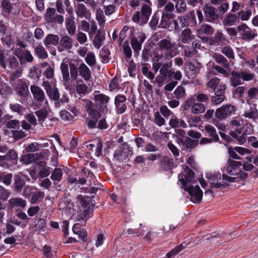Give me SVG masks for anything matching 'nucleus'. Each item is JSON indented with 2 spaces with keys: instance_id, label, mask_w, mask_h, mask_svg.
Returning a JSON list of instances; mask_svg holds the SVG:
<instances>
[{
  "instance_id": "36",
  "label": "nucleus",
  "mask_w": 258,
  "mask_h": 258,
  "mask_svg": "<svg viewBox=\"0 0 258 258\" xmlns=\"http://www.w3.org/2000/svg\"><path fill=\"white\" fill-rule=\"evenodd\" d=\"M247 93L246 103L250 105L254 100L257 98L258 88L256 87L250 88Z\"/></svg>"
},
{
  "instance_id": "31",
  "label": "nucleus",
  "mask_w": 258,
  "mask_h": 258,
  "mask_svg": "<svg viewBox=\"0 0 258 258\" xmlns=\"http://www.w3.org/2000/svg\"><path fill=\"white\" fill-rule=\"evenodd\" d=\"M175 3L174 5L175 12L177 14H183L187 10V6L184 0H171Z\"/></svg>"
},
{
  "instance_id": "28",
  "label": "nucleus",
  "mask_w": 258,
  "mask_h": 258,
  "mask_svg": "<svg viewBox=\"0 0 258 258\" xmlns=\"http://www.w3.org/2000/svg\"><path fill=\"white\" fill-rule=\"evenodd\" d=\"M79 73L85 81H88L91 78V73L89 68L84 63H82L79 67Z\"/></svg>"
},
{
  "instance_id": "32",
  "label": "nucleus",
  "mask_w": 258,
  "mask_h": 258,
  "mask_svg": "<svg viewBox=\"0 0 258 258\" xmlns=\"http://www.w3.org/2000/svg\"><path fill=\"white\" fill-rule=\"evenodd\" d=\"M49 105H44V107L38 109L35 112L36 115L37 116L38 121L40 123H42L44 119L47 117L48 114V109Z\"/></svg>"
},
{
  "instance_id": "47",
  "label": "nucleus",
  "mask_w": 258,
  "mask_h": 258,
  "mask_svg": "<svg viewBox=\"0 0 258 258\" xmlns=\"http://www.w3.org/2000/svg\"><path fill=\"white\" fill-rule=\"evenodd\" d=\"M33 56L30 51L28 50H25L21 52L19 60L20 63L22 64L24 63V60H26L28 62H32L33 61Z\"/></svg>"
},
{
  "instance_id": "54",
  "label": "nucleus",
  "mask_w": 258,
  "mask_h": 258,
  "mask_svg": "<svg viewBox=\"0 0 258 258\" xmlns=\"http://www.w3.org/2000/svg\"><path fill=\"white\" fill-rule=\"evenodd\" d=\"M15 69V71L11 73L9 77L10 81H15L17 79L20 78L23 74V69L22 67L19 66Z\"/></svg>"
},
{
  "instance_id": "23",
  "label": "nucleus",
  "mask_w": 258,
  "mask_h": 258,
  "mask_svg": "<svg viewBox=\"0 0 258 258\" xmlns=\"http://www.w3.org/2000/svg\"><path fill=\"white\" fill-rule=\"evenodd\" d=\"M214 31V29L210 25L207 24H202L197 30V35L199 37H202L204 35H212Z\"/></svg>"
},
{
  "instance_id": "49",
  "label": "nucleus",
  "mask_w": 258,
  "mask_h": 258,
  "mask_svg": "<svg viewBox=\"0 0 258 258\" xmlns=\"http://www.w3.org/2000/svg\"><path fill=\"white\" fill-rule=\"evenodd\" d=\"M7 161H9L11 165L16 164L18 161V155L14 150H10L6 155Z\"/></svg>"
},
{
  "instance_id": "17",
  "label": "nucleus",
  "mask_w": 258,
  "mask_h": 258,
  "mask_svg": "<svg viewBox=\"0 0 258 258\" xmlns=\"http://www.w3.org/2000/svg\"><path fill=\"white\" fill-rule=\"evenodd\" d=\"M202 65L201 63L198 61H194L190 62L187 64V69L189 73V77L191 78H195L198 74H199Z\"/></svg>"
},
{
  "instance_id": "18",
  "label": "nucleus",
  "mask_w": 258,
  "mask_h": 258,
  "mask_svg": "<svg viewBox=\"0 0 258 258\" xmlns=\"http://www.w3.org/2000/svg\"><path fill=\"white\" fill-rule=\"evenodd\" d=\"M177 142L180 146H182V149H191L195 147L197 145L195 140L188 137H186L184 139L177 138Z\"/></svg>"
},
{
  "instance_id": "43",
  "label": "nucleus",
  "mask_w": 258,
  "mask_h": 258,
  "mask_svg": "<svg viewBox=\"0 0 258 258\" xmlns=\"http://www.w3.org/2000/svg\"><path fill=\"white\" fill-rule=\"evenodd\" d=\"M232 233H229V234H226L224 233H222L221 234H217L214 235H210L207 236V239L210 240L213 238H219L221 237L222 238V240H221L220 243L223 242H226L232 238Z\"/></svg>"
},
{
  "instance_id": "4",
  "label": "nucleus",
  "mask_w": 258,
  "mask_h": 258,
  "mask_svg": "<svg viewBox=\"0 0 258 258\" xmlns=\"http://www.w3.org/2000/svg\"><path fill=\"white\" fill-rule=\"evenodd\" d=\"M0 65L4 69H6L8 67L11 70L19 67L17 58L15 56L7 57L5 53V51L2 49H0Z\"/></svg>"
},
{
  "instance_id": "25",
  "label": "nucleus",
  "mask_w": 258,
  "mask_h": 258,
  "mask_svg": "<svg viewBox=\"0 0 258 258\" xmlns=\"http://www.w3.org/2000/svg\"><path fill=\"white\" fill-rule=\"evenodd\" d=\"M169 124L172 128L182 127L185 128L187 127V124L183 120L178 119L176 116L173 114L169 121Z\"/></svg>"
},
{
  "instance_id": "33",
  "label": "nucleus",
  "mask_w": 258,
  "mask_h": 258,
  "mask_svg": "<svg viewBox=\"0 0 258 258\" xmlns=\"http://www.w3.org/2000/svg\"><path fill=\"white\" fill-rule=\"evenodd\" d=\"M62 169L59 168H55L52 172L50 176L51 179L53 181V184L55 185L57 182H60L62 178Z\"/></svg>"
},
{
  "instance_id": "19",
  "label": "nucleus",
  "mask_w": 258,
  "mask_h": 258,
  "mask_svg": "<svg viewBox=\"0 0 258 258\" xmlns=\"http://www.w3.org/2000/svg\"><path fill=\"white\" fill-rule=\"evenodd\" d=\"M76 13L78 17L90 19L91 17L90 11L83 4H78L77 5Z\"/></svg>"
},
{
  "instance_id": "50",
  "label": "nucleus",
  "mask_w": 258,
  "mask_h": 258,
  "mask_svg": "<svg viewBox=\"0 0 258 258\" xmlns=\"http://www.w3.org/2000/svg\"><path fill=\"white\" fill-rule=\"evenodd\" d=\"M35 53L40 58L45 59L48 57V54L42 45H38L35 48Z\"/></svg>"
},
{
  "instance_id": "59",
  "label": "nucleus",
  "mask_w": 258,
  "mask_h": 258,
  "mask_svg": "<svg viewBox=\"0 0 258 258\" xmlns=\"http://www.w3.org/2000/svg\"><path fill=\"white\" fill-rule=\"evenodd\" d=\"M163 57V51L160 50L158 47L154 49L152 52V60L153 61L158 62L161 60Z\"/></svg>"
},
{
  "instance_id": "29",
  "label": "nucleus",
  "mask_w": 258,
  "mask_h": 258,
  "mask_svg": "<svg viewBox=\"0 0 258 258\" xmlns=\"http://www.w3.org/2000/svg\"><path fill=\"white\" fill-rule=\"evenodd\" d=\"M242 81V80L241 72H231L230 79V84L231 86L236 87L241 84Z\"/></svg>"
},
{
  "instance_id": "38",
  "label": "nucleus",
  "mask_w": 258,
  "mask_h": 258,
  "mask_svg": "<svg viewBox=\"0 0 258 258\" xmlns=\"http://www.w3.org/2000/svg\"><path fill=\"white\" fill-rule=\"evenodd\" d=\"M88 88L82 80L77 81L76 92L81 96H84L88 92Z\"/></svg>"
},
{
  "instance_id": "3",
  "label": "nucleus",
  "mask_w": 258,
  "mask_h": 258,
  "mask_svg": "<svg viewBox=\"0 0 258 258\" xmlns=\"http://www.w3.org/2000/svg\"><path fill=\"white\" fill-rule=\"evenodd\" d=\"M157 45L160 50L165 52V57L167 59L174 57L177 54L175 48V43L172 42L169 37L159 41Z\"/></svg>"
},
{
  "instance_id": "51",
  "label": "nucleus",
  "mask_w": 258,
  "mask_h": 258,
  "mask_svg": "<svg viewBox=\"0 0 258 258\" xmlns=\"http://www.w3.org/2000/svg\"><path fill=\"white\" fill-rule=\"evenodd\" d=\"M45 194L42 191H36L32 193L30 199L31 204H35L37 202L41 200L44 197Z\"/></svg>"
},
{
  "instance_id": "7",
  "label": "nucleus",
  "mask_w": 258,
  "mask_h": 258,
  "mask_svg": "<svg viewBox=\"0 0 258 258\" xmlns=\"http://www.w3.org/2000/svg\"><path fill=\"white\" fill-rule=\"evenodd\" d=\"M237 29L243 40L250 41L257 36L256 31L252 30L246 24L242 23L237 26Z\"/></svg>"
},
{
  "instance_id": "61",
  "label": "nucleus",
  "mask_w": 258,
  "mask_h": 258,
  "mask_svg": "<svg viewBox=\"0 0 258 258\" xmlns=\"http://www.w3.org/2000/svg\"><path fill=\"white\" fill-rule=\"evenodd\" d=\"M85 60L87 64L91 66H94L96 63V59L94 54L92 52H89L85 57Z\"/></svg>"
},
{
  "instance_id": "62",
  "label": "nucleus",
  "mask_w": 258,
  "mask_h": 258,
  "mask_svg": "<svg viewBox=\"0 0 258 258\" xmlns=\"http://www.w3.org/2000/svg\"><path fill=\"white\" fill-rule=\"evenodd\" d=\"M96 18L99 25H102L105 23V17L103 15V11L101 9H98L96 10Z\"/></svg>"
},
{
  "instance_id": "48",
  "label": "nucleus",
  "mask_w": 258,
  "mask_h": 258,
  "mask_svg": "<svg viewBox=\"0 0 258 258\" xmlns=\"http://www.w3.org/2000/svg\"><path fill=\"white\" fill-rule=\"evenodd\" d=\"M244 116L251 119H255L258 118V110L256 107H250L244 113Z\"/></svg>"
},
{
  "instance_id": "46",
  "label": "nucleus",
  "mask_w": 258,
  "mask_h": 258,
  "mask_svg": "<svg viewBox=\"0 0 258 258\" xmlns=\"http://www.w3.org/2000/svg\"><path fill=\"white\" fill-rule=\"evenodd\" d=\"M66 29L69 34H74L76 31V26L73 17H69L66 19Z\"/></svg>"
},
{
  "instance_id": "10",
  "label": "nucleus",
  "mask_w": 258,
  "mask_h": 258,
  "mask_svg": "<svg viewBox=\"0 0 258 258\" xmlns=\"http://www.w3.org/2000/svg\"><path fill=\"white\" fill-rule=\"evenodd\" d=\"M203 12L205 20L208 22L214 23L219 19V16L217 9L211 6H205Z\"/></svg>"
},
{
  "instance_id": "8",
  "label": "nucleus",
  "mask_w": 258,
  "mask_h": 258,
  "mask_svg": "<svg viewBox=\"0 0 258 258\" xmlns=\"http://www.w3.org/2000/svg\"><path fill=\"white\" fill-rule=\"evenodd\" d=\"M235 107L230 104L222 106L216 110L215 114L217 118L223 120L230 116L235 113Z\"/></svg>"
},
{
  "instance_id": "58",
  "label": "nucleus",
  "mask_w": 258,
  "mask_h": 258,
  "mask_svg": "<svg viewBox=\"0 0 258 258\" xmlns=\"http://www.w3.org/2000/svg\"><path fill=\"white\" fill-rule=\"evenodd\" d=\"M220 82V80L218 78H214L211 79L206 84L207 87L208 88H211L212 90H215L216 88L218 87Z\"/></svg>"
},
{
  "instance_id": "60",
  "label": "nucleus",
  "mask_w": 258,
  "mask_h": 258,
  "mask_svg": "<svg viewBox=\"0 0 258 258\" xmlns=\"http://www.w3.org/2000/svg\"><path fill=\"white\" fill-rule=\"evenodd\" d=\"M11 195L9 190L6 189L4 186L0 185V200L6 201Z\"/></svg>"
},
{
  "instance_id": "20",
  "label": "nucleus",
  "mask_w": 258,
  "mask_h": 258,
  "mask_svg": "<svg viewBox=\"0 0 258 258\" xmlns=\"http://www.w3.org/2000/svg\"><path fill=\"white\" fill-rule=\"evenodd\" d=\"M109 98L108 96L103 94H99L94 96V101L96 105L99 106L101 109H104L106 107V105L108 103Z\"/></svg>"
},
{
  "instance_id": "13",
  "label": "nucleus",
  "mask_w": 258,
  "mask_h": 258,
  "mask_svg": "<svg viewBox=\"0 0 258 258\" xmlns=\"http://www.w3.org/2000/svg\"><path fill=\"white\" fill-rule=\"evenodd\" d=\"M175 9L174 5L171 2L167 3L164 8V11L162 13V16L161 20L160 26L162 28H166L168 26L167 22L164 19L165 16L170 17L171 18L174 17V15L172 12Z\"/></svg>"
},
{
  "instance_id": "42",
  "label": "nucleus",
  "mask_w": 258,
  "mask_h": 258,
  "mask_svg": "<svg viewBox=\"0 0 258 258\" xmlns=\"http://www.w3.org/2000/svg\"><path fill=\"white\" fill-rule=\"evenodd\" d=\"M205 130L206 132L209 134V136L211 137V139H212L214 141H218L219 138L214 126H213L212 125L208 124L205 126Z\"/></svg>"
},
{
  "instance_id": "41",
  "label": "nucleus",
  "mask_w": 258,
  "mask_h": 258,
  "mask_svg": "<svg viewBox=\"0 0 258 258\" xmlns=\"http://www.w3.org/2000/svg\"><path fill=\"white\" fill-rule=\"evenodd\" d=\"M238 20V17L235 14H229L225 17L223 23L224 26H232Z\"/></svg>"
},
{
  "instance_id": "63",
  "label": "nucleus",
  "mask_w": 258,
  "mask_h": 258,
  "mask_svg": "<svg viewBox=\"0 0 258 258\" xmlns=\"http://www.w3.org/2000/svg\"><path fill=\"white\" fill-rule=\"evenodd\" d=\"M222 52L229 59L234 58V53L233 49L229 46H225L222 49Z\"/></svg>"
},
{
  "instance_id": "16",
  "label": "nucleus",
  "mask_w": 258,
  "mask_h": 258,
  "mask_svg": "<svg viewBox=\"0 0 258 258\" xmlns=\"http://www.w3.org/2000/svg\"><path fill=\"white\" fill-rule=\"evenodd\" d=\"M126 97L123 95H118L115 98V104L117 113H122L126 109V106L124 104Z\"/></svg>"
},
{
  "instance_id": "22",
  "label": "nucleus",
  "mask_w": 258,
  "mask_h": 258,
  "mask_svg": "<svg viewBox=\"0 0 258 258\" xmlns=\"http://www.w3.org/2000/svg\"><path fill=\"white\" fill-rule=\"evenodd\" d=\"M59 36L57 35L48 34L46 36L44 44L46 48H49L51 45L56 46L59 42Z\"/></svg>"
},
{
  "instance_id": "40",
  "label": "nucleus",
  "mask_w": 258,
  "mask_h": 258,
  "mask_svg": "<svg viewBox=\"0 0 258 258\" xmlns=\"http://www.w3.org/2000/svg\"><path fill=\"white\" fill-rule=\"evenodd\" d=\"M206 107L203 103H195L191 107V112L195 114H199L204 113Z\"/></svg>"
},
{
  "instance_id": "34",
  "label": "nucleus",
  "mask_w": 258,
  "mask_h": 258,
  "mask_svg": "<svg viewBox=\"0 0 258 258\" xmlns=\"http://www.w3.org/2000/svg\"><path fill=\"white\" fill-rule=\"evenodd\" d=\"M9 203L12 208L19 207L23 209L26 206V201L20 198L11 199L9 201Z\"/></svg>"
},
{
  "instance_id": "53",
  "label": "nucleus",
  "mask_w": 258,
  "mask_h": 258,
  "mask_svg": "<svg viewBox=\"0 0 258 258\" xmlns=\"http://www.w3.org/2000/svg\"><path fill=\"white\" fill-rule=\"evenodd\" d=\"M162 168L165 170L171 169L173 166V159L166 157L164 158L161 163Z\"/></svg>"
},
{
  "instance_id": "35",
  "label": "nucleus",
  "mask_w": 258,
  "mask_h": 258,
  "mask_svg": "<svg viewBox=\"0 0 258 258\" xmlns=\"http://www.w3.org/2000/svg\"><path fill=\"white\" fill-rule=\"evenodd\" d=\"M186 120L190 127H197L201 122V119L200 116L193 115H187L186 117Z\"/></svg>"
},
{
  "instance_id": "14",
  "label": "nucleus",
  "mask_w": 258,
  "mask_h": 258,
  "mask_svg": "<svg viewBox=\"0 0 258 258\" xmlns=\"http://www.w3.org/2000/svg\"><path fill=\"white\" fill-rule=\"evenodd\" d=\"M146 39L145 34L140 32L137 36L133 37L131 39V45L135 53H138L141 50L142 45Z\"/></svg>"
},
{
  "instance_id": "52",
  "label": "nucleus",
  "mask_w": 258,
  "mask_h": 258,
  "mask_svg": "<svg viewBox=\"0 0 258 258\" xmlns=\"http://www.w3.org/2000/svg\"><path fill=\"white\" fill-rule=\"evenodd\" d=\"M173 94L177 99H181L186 95L185 89L182 86H178L173 92Z\"/></svg>"
},
{
  "instance_id": "44",
  "label": "nucleus",
  "mask_w": 258,
  "mask_h": 258,
  "mask_svg": "<svg viewBox=\"0 0 258 258\" xmlns=\"http://www.w3.org/2000/svg\"><path fill=\"white\" fill-rule=\"evenodd\" d=\"M25 184V181L20 176L16 175L14 177V188L16 191L21 192Z\"/></svg>"
},
{
  "instance_id": "12",
  "label": "nucleus",
  "mask_w": 258,
  "mask_h": 258,
  "mask_svg": "<svg viewBox=\"0 0 258 258\" xmlns=\"http://www.w3.org/2000/svg\"><path fill=\"white\" fill-rule=\"evenodd\" d=\"M60 70L62 75L63 85L67 90H71L74 87V84L73 81H71L68 64L61 63Z\"/></svg>"
},
{
  "instance_id": "21",
  "label": "nucleus",
  "mask_w": 258,
  "mask_h": 258,
  "mask_svg": "<svg viewBox=\"0 0 258 258\" xmlns=\"http://www.w3.org/2000/svg\"><path fill=\"white\" fill-rule=\"evenodd\" d=\"M227 42L228 41L223 34L221 32L217 31L215 36L211 40L210 44L211 45H226Z\"/></svg>"
},
{
  "instance_id": "11",
  "label": "nucleus",
  "mask_w": 258,
  "mask_h": 258,
  "mask_svg": "<svg viewBox=\"0 0 258 258\" xmlns=\"http://www.w3.org/2000/svg\"><path fill=\"white\" fill-rule=\"evenodd\" d=\"M221 177L220 173H208L206 175L207 178L211 183V188H221L227 186L225 181L219 182L221 179Z\"/></svg>"
},
{
  "instance_id": "64",
  "label": "nucleus",
  "mask_w": 258,
  "mask_h": 258,
  "mask_svg": "<svg viewBox=\"0 0 258 258\" xmlns=\"http://www.w3.org/2000/svg\"><path fill=\"white\" fill-rule=\"evenodd\" d=\"M11 92V88L8 85L4 82L0 83V94L2 95H6L10 94Z\"/></svg>"
},
{
  "instance_id": "24",
  "label": "nucleus",
  "mask_w": 258,
  "mask_h": 258,
  "mask_svg": "<svg viewBox=\"0 0 258 258\" xmlns=\"http://www.w3.org/2000/svg\"><path fill=\"white\" fill-rule=\"evenodd\" d=\"M194 38V35L192 34L191 30L188 28L184 29L180 35V40L184 44L189 43Z\"/></svg>"
},
{
  "instance_id": "26",
  "label": "nucleus",
  "mask_w": 258,
  "mask_h": 258,
  "mask_svg": "<svg viewBox=\"0 0 258 258\" xmlns=\"http://www.w3.org/2000/svg\"><path fill=\"white\" fill-rule=\"evenodd\" d=\"M86 108L88 113L89 116L93 119H98L101 116L100 112L94 108V105L92 102L89 101L86 104Z\"/></svg>"
},
{
  "instance_id": "27",
  "label": "nucleus",
  "mask_w": 258,
  "mask_h": 258,
  "mask_svg": "<svg viewBox=\"0 0 258 258\" xmlns=\"http://www.w3.org/2000/svg\"><path fill=\"white\" fill-rule=\"evenodd\" d=\"M46 93L49 98L55 101V107H59V103L58 102L59 100V93L58 89L55 86H53L50 90L47 91Z\"/></svg>"
},
{
  "instance_id": "56",
  "label": "nucleus",
  "mask_w": 258,
  "mask_h": 258,
  "mask_svg": "<svg viewBox=\"0 0 258 258\" xmlns=\"http://www.w3.org/2000/svg\"><path fill=\"white\" fill-rule=\"evenodd\" d=\"M154 122L157 126L160 127L165 124V119L158 111L154 113Z\"/></svg>"
},
{
  "instance_id": "39",
  "label": "nucleus",
  "mask_w": 258,
  "mask_h": 258,
  "mask_svg": "<svg viewBox=\"0 0 258 258\" xmlns=\"http://www.w3.org/2000/svg\"><path fill=\"white\" fill-rule=\"evenodd\" d=\"M213 58L217 63L222 65L225 69H228L229 68V64L227 59L222 55L214 53L213 55Z\"/></svg>"
},
{
  "instance_id": "1",
  "label": "nucleus",
  "mask_w": 258,
  "mask_h": 258,
  "mask_svg": "<svg viewBox=\"0 0 258 258\" xmlns=\"http://www.w3.org/2000/svg\"><path fill=\"white\" fill-rule=\"evenodd\" d=\"M178 178L182 185L181 187L190 196L191 201L195 203H199L202 200L203 192L199 185H194L197 181L192 171L186 167L184 172L179 175Z\"/></svg>"
},
{
  "instance_id": "45",
  "label": "nucleus",
  "mask_w": 258,
  "mask_h": 258,
  "mask_svg": "<svg viewBox=\"0 0 258 258\" xmlns=\"http://www.w3.org/2000/svg\"><path fill=\"white\" fill-rule=\"evenodd\" d=\"M70 72V79L71 81H73L74 86L75 85V81L77 82L78 78V72L79 68H77L76 66L73 63L69 64Z\"/></svg>"
},
{
  "instance_id": "5",
  "label": "nucleus",
  "mask_w": 258,
  "mask_h": 258,
  "mask_svg": "<svg viewBox=\"0 0 258 258\" xmlns=\"http://www.w3.org/2000/svg\"><path fill=\"white\" fill-rule=\"evenodd\" d=\"M151 8L146 4L144 5L141 9V13L137 12L132 17V20L140 24H145L148 21L151 14Z\"/></svg>"
},
{
  "instance_id": "57",
  "label": "nucleus",
  "mask_w": 258,
  "mask_h": 258,
  "mask_svg": "<svg viewBox=\"0 0 258 258\" xmlns=\"http://www.w3.org/2000/svg\"><path fill=\"white\" fill-rule=\"evenodd\" d=\"M196 100L199 103H206L209 100V97L207 94L199 92L194 95Z\"/></svg>"
},
{
  "instance_id": "55",
  "label": "nucleus",
  "mask_w": 258,
  "mask_h": 258,
  "mask_svg": "<svg viewBox=\"0 0 258 258\" xmlns=\"http://www.w3.org/2000/svg\"><path fill=\"white\" fill-rule=\"evenodd\" d=\"M1 7L4 12L10 14L13 8V4L9 0H2Z\"/></svg>"
},
{
  "instance_id": "30",
  "label": "nucleus",
  "mask_w": 258,
  "mask_h": 258,
  "mask_svg": "<svg viewBox=\"0 0 258 258\" xmlns=\"http://www.w3.org/2000/svg\"><path fill=\"white\" fill-rule=\"evenodd\" d=\"M105 39L104 32L99 30L93 39V45L97 49H99L102 45L103 41Z\"/></svg>"
},
{
  "instance_id": "9",
  "label": "nucleus",
  "mask_w": 258,
  "mask_h": 258,
  "mask_svg": "<svg viewBox=\"0 0 258 258\" xmlns=\"http://www.w3.org/2000/svg\"><path fill=\"white\" fill-rule=\"evenodd\" d=\"M30 91L33 98L37 102L44 103V105H48V100L45 96L44 91L39 86L33 85L30 86Z\"/></svg>"
},
{
  "instance_id": "2",
  "label": "nucleus",
  "mask_w": 258,
  "mask_h": 258,
  "mask_svg": "<svg viewBox=\"0 0 258 258\" xmlns=\"http://www.w3.org/2000/svg\"><path fill=\"white\" fill-rule=\"evenodd\" d=\"M242 164L239 161L229 160L226 167V172L231 176L223 174V180L233 182L245 178L246 174L241 170Z\"/></svg>"
},
{
  "instance_id": "37",
  "label": "nucleus",
  "mask_w": 258,
  "mask_h": 258,
  "mask_svg": "<svg viewBox=\"0 0 258 258\" xmlns=\"http://www.w3.org/2000/svg\"><path fill=\"white\" fill-rule=\"evenodd\" d=\"M252 11L248 8H246L243 10L240 11L237 13L238 19L242 21H247L249 20L252 16Z\"/></svg>"
},
{
  "instance_id": "15",
  "label": "nucleus",
  "mask_w": 258,
  "mask_h": 258,
  "mask_svg": "<svg viewBox=\"0 0 258 258\" xmlns=\"http://www.w3.org/2000/svg\"><path fill=\"white\" fill-rule=\"evenodd\" d=\"M73 47V40L68 35H65L61 37L59 45L57 47L59 52H62L64 50H70Z\"/></svg>"
},
{
  "instance_id": "6",
  "label": "nucleus",
  "mask_w": 258,
  "mask_h": 258,
  "mask_svg": "<svg viewBox=\"0 0 258 258\" xmlns=\"http://www.w3.org/2000/svg\"><path fill=\"white\" fill-rule=\"evenodd\" d=\"M16 94L21 97H27L29 93L28 84L26 80L21 79L16 80L12 84Z\"/></svg>"
}]
</instances>
